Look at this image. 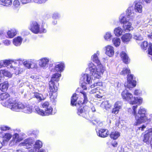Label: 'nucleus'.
<instances>
[{
  "label": "nucleus",
  "instance_id": "a19ab883",
  "mask_svg": "<svg viewBox=\"0 0 152 152\" xmlns=\"http://www.w3.org/2000/svg\"><path fill=\"white\" fill-rule=\"evenodd\" d=\"M2 3L4 6H9L12 5V2L11 0H3Z\"/></svg>",
  "mask_w": 152,
  "mask_h": 152
},
{
  "label": "nucleus",
  "instance_id": "f257e3e1",
  "mask_svg": "<svg viewBox=\"0 0 152 152\" xmlns=\"http://www.w3.org/2000/svg\"><path fill=\"white\" fill-rule=\"evenodd\" d=\"M99 55V51H97L91 57V60L97 64V67L91 62H89L88 64V68L91 74L95 78L99 79L101 75L103 74L104 71V67L101 64L98 57Z\"/></svg>",
  "mask_w": 152,
  "mask_h": 152
},
{
  "label": "nucleus",
  "instance_id": "e433bc0d",
  "mask_svg": "<svg viewBox=\"0 0 152 152\" xmlns=\"http://www.w3.org/2000/svg\"><path fill=\"white\" fill-rule=\"evenodd\" d=\"M37 64L36 61L34 59H30V68L33 69L37 68Z\"/></svg>",
  "mask_w": 152,
  "mask_h": 152
},
{
  "label": "nucleus",
  "instance_id": "20e7f679",
  "mask_svg": "<svg viewBox=\"0 0 152 152\" xmlns=\"http://www.w3.org/2000/svg\"><path fill=\"white\" fill-rule=\"evenodd\" d=\"M133 7L130 6L126 11V15L121 14L119 17V21L121 24H124L129 22V20H132L135 16L134 12Z\"/></svg>",
  "mask_w": 152,
  "mask_h": 152
},
{
  "label": "nucleus",
  "instance_id": "79ce46f5",
  "mask_svg": "<svg viewBox=\"0 0 152 152\" xmlns=\"http://www.w3.org/2000/svg\"><path fill=\"white\" fill-rule=\"evenodd\" d=\"M130 72V70L127 67L124 68L123 69L122 71L121 72V74L123 75L129 74Z\"/></svg>",
  "mask_w": 152,
  "mask_h": 152
},
{
  "label": "nucleus",
  "instance_id": "de8ad7c7",
  "mask_svg": "<svg viewBox=\"0 0 152 152\" xmlns=\"http://www.w3.org/2000/svg\"><path fill=\"white\" fill-rule=\"evenodd\" d=\"M102 104L104 105L105 108L106 109L107 108H109L111 107V104H109V102L108 101H104L103 103Z\"/></svg>",
  "mask_w": 152,
  "mask_h": 152
},
{
  "label": "nucleus",
  "instance_id": "9d476101",
  "mask_svg": "<svg viewBox=\"0 0 152 152\" xmlns=\"http://www.w3.org/2000/svg\"><path fill=\"white\" fill-rule=\"evenodd\" d=\"M145 133L143 136V141L147 144H150L152 148V128L146 131Z\"/></svg>",
  "mask_w": 152,
  "mask_h": 152
},
{
  "label": "nucleus",
  "instance_id": "f3484780",
  "mask_svg": "<svg viewBox=\"0 0 152 152\" xmlns=\"http://www.w3.org/2000/svg\"><path fill=\"white\" fill-rule=\"evenodd\" d=\"M80 80L86 84H90L92 83L93 80L90 75L86 73H83L81 75Z\"/></svg>",
  "mask_w": 152,
  "mask_h": 152
},
{
  "label": "nucleus",
  "instance_id": "bf43d9fd",
  "mask_svg": "<svg viewBox=\"0 0 152 152\" xmlns=\"http://www.w3.org/2000/svg\"><path fill=\"white\" fill-rule=\"evenodd\" d=\"M4 75L10 77H11L12 76V75L11 73L7 71H6L4 72Z\"/></svg>",
  "mask_w": 152,
  "mask_h": 152
},
{
  "label": "nucleus",
  "instance_id": "13d9d810",
  "mask_svg": "<svg viewBox=\"0 0 152 152\" xmlns=\"http://www.w3.org/2000/svg\"><path fill=\"white\" fill-rule=\"evenodd\" d=\"M141 93V91L140 90L137 89L135 90L134 94L136 95H139Z\"/></svg>",
  "mask_w": 152,
  "mask_h": 152
},
{
  "label": "nucleus",
  "instance_id": "a878e982",
  "mask_svg": "<svg viewBox=\"0 0 152 152\" xmlns=\"http://www.w3.org/2000/svg\"><path fill=\"white\" fill-rule=\"evenodd\" d=\"M120 56L124 63L126 64H128L129 63L130 59L126 53L123 51L121 53Z\"/></svg>",
  "mask_w": 152,
  "mask_h": 152
},
{
  "label": "nucleus",
  "instance_id": "f8f14e48",
  "mask_svg": "<svg viewBox=\"0 0 152 152\" xmlns=\"http://www.w3.org/2000/svg\"><path fill=\"white\" fill-rule=\"evenodd\" d=\"M127 82L125 83L124 86L126 88L130 89L136 86V81L132 75H128L127 77Z\"/></svg>",
  "mask_w": 152,
  "mask_h": 152
},
{
  "label": "nucleus",
  "instance_id": "dca6fc26",
  "mask_svg": "<svg viewBox=\"0 0 152 152\" xmlns=\"http://www.w3.org/2000/svg\"><path fill=\"white\" fill-rule=\"evenodd\" d=\"M49 60L48 58H42L38 60L39 65L41 68L46 69L48 67Z\"/></svg>",
  "mask_w": 152,
  "mask_h": 152
},
{
  "label": "nucleus",
  "instance_id": "f704fd0d",
  "mask_svg": "<svg viewBox=\"0 0 152 152\" xmlns=\"http://www.w3.org/2000/svg\"><path fill=\"white\" fill-rule=\"evenodd\" d=\"M113 42L114 45L116 47L118 46L121 43V40L120 38L115 37L113 39Z\"/></svg>",
  "mask_w": 152,
  "mask_h": 152
},
{
  "label": "nucleus",
  "instance_id": "0e129e2a",
  "mask_svg": "<svg viewBox=\"0 0 152 152\" xmlns=\"http://www.w3.org/2000/svg\"><path fill=\"white\" fill-rule=\"evenodd\" d=\"M37 150L34 148H34L33 149H32L30 150H29L28 151V152H34L35 151H36Z\"/></svg>",
  "mask_w": 152,
  "mask_h": 152
},
{
  "label": "nucleus",
  "instance_id": "393cba45",
  "mask_svg": "<svg viewBox=\"0 0 152 152\" xmlns=\"http://www.w3.org/2000/svg\"><path fill=\"white\" fill-rule=\"evenodd\" d=\"M135 4L134 10L135 12L141 13L142 11V6L141 3L137 1L134 2Z\"/></svg>",
  "mask_w": 152,
  "mask_h": 152
},
{
  "label": "nucleus",
  "instance_id": "6e6552de",
  "mask_svg": "<svg viewBox=\"0 0 152 152\" xmlns=\"http://www.w3.org/2000/svg\"><path fill=\"white\" fill-rule=\"evenodd\" d=\"M80 93L81 94V96L83 97L82 101H79L77 104L76 102L77 97V96L75 94H74L72 97L71 99V104L72 105L77 106V104L80 105L81 104H85L87 103L88 100L86 93L83 91H80Z\"/></svg>",
  "mask_w": 152,
  "mask_h": 152
},
{
  "label": "nucleus",
  "instance_id": "a211bd4d",
  "mask_svg": "<svg viewBox=\"0 0 152 152\" xmlns=\"http://www.w3.org/2000/svg\"><path fill=\"white\" fill-rule=\"evenodd\" d=\"M123 106L122 103L120 101L116 102L114 104L111 113L116 115L118 113L119 111L122 109Z\"/></svg>",
  "mask_w": 152,
  "mask_h": 152
},
{
  "label": "nucleus",
  "instance_id": "1a4fd4ad",
  "mask_svg": "<svg viewBox=\"0 0 152 152\" xmlns=\"http://www.w3.org/2000/svg\"><path fill=\"white\" fill-rule=\"evenodd\" d=\"M15 62L11 60H5L0 61V68L2 67L4 65V66H10L11 68H13L14 70H16L15 71V74L18 75L20 74L23 72V69H22L19 68L15 66H13V65L15 64Z\"/></svg>",
  "mask_w": 152,
  "mask_h": 152
},
{
  "label": "nucleus",
  "instance_id": "412c9836",
  "mask_svg": "<svg viewBox=\"0 0 152 152\" xmlns=\"http://www.w3.org/2000/svg\"><path fill=\"white\" fill-rule=\"evenodd\" d=\"M96 130L97 135L102 137H107L109 134L108 130L106 129H96Z\"/></svg>",
  "mask_w": 152,
  "mask_h": 152
},
{
  "label": "nucleus",
  "instance_id": "69168bd1",
  "mask_svg": "<svg viewBox=\"0 0 152 152\" xmlns=\"http://www.w3.org/2000/svg\"><path fill=\"white\" fill-rule=\"evenodd\" d=\"M46 30L45 29H43V31L40 30V31H39V33H46Z\"/></svg>",
  "mask_w": 152,
  "mask_h": 152
},
{
  "label": "nucleus",
  "instance_id": "5fc2aeb1",
  "mask_svg": "<svg viewBox=\"0 0 152 152\" xmlns=\"http://www.w3.org/2000/svg\"><path fill=\"white\" fill-rule=\"evenodd\" d=\"M47 0H33L34 2L38 4H42L45 2Z\"/></svg>",
  "mask_w": 152,
  "mask_h": 152
},
{
  "label": "nucleus",
  "instance_id": "b1692460",
  "mask_svg": "<svg viewBox=\"0 0 152 152\" xmlns=\"http://www.w3.org/2000/svg\"><path fill=\"white\" fill-rule=\"evenodd\" d=\"M132 25L131 23L129 21L123 24L122 28L123 30L126 32H129L132 30L134 28Z\"/></svg>",
  "mask_w": 152,
  "mask_h": 152
},
{
  "label": "nucleus",
  "instance_id": "0eeeda50",
  "mask_svg": "<svg viewBox=\"0 0 152 152\" xmlns=\"http://www.w3.org/2000/svg\"><path fill=\"white\" fill-rule=\"evenodd\" d=\"M20 102H17L14 99L10 98L5 103H2L1 104L4 106L9 108L12 110L17 111L18 110L19 104L21 103Z\"/></svg>",
  "mask_w": 152,
  "mask_h": 152
},
{
  "label": "nucleus",
  "instance_id": "a18cd8bd",
  "mask_svg": "<svg viewBox=\"0 0 152 152\" xmlns=\"http://www.w3.org/2000/svg\"><path fill=\"white\" fill-rule=\"evenodd\" d=\"M0 129L1 130L4 131H6L10 130L11 129L10 127L5 125H2L1 126Z\"/></svg>",
  "mask_w": 152,
  "mask_h": 152
},
{
  "label": "nucleus",
  "instance_id": "09e8293b",
  "mask_svg": "<svg viewBox=\"0 0 152 152\" xmlns=\"http://www.w3.org/2000/svg\"><path fill=\"white\" fill-rule=\"evenodd\" d=\"M149 47L148 48V54L152 56L151 57V59L152 58V44H150L149 45Z\"/></svg>",
  "mask_w": 152,
  "mask_h": 152
},
{
  "label": "nucleus",
  "instance_id": "c85d7f7f",
  "mask_svg": "<svg viewBox=\"0 0 152 152\" xmlns=\"http://www.w3.org/2000/svg\"><path fill=\"white\" fill-rule=\"evenodd\" d=\"M22 40L23 39L21 37L18 36L13 39V43L15 45L18 46L21 45Z\"/></svg>",
  "mask_w": 152,
  "mask_h": 152
},
{
  "label": "nucleus",
  "instance_id": "7c9ffc66",
  "mask_svg": "<svg viewBox=\"0 0 152 152\" xmlns=\"http://www.w3.org/2000/svg\"><path fill=\"white\" fill-rule=\"evenodd\" d=\"M8 87V83L5 81L0 84V89L3 91H6Z\"/></svg>",
  "mask_w": 152,
  "mask_h": 152
},
{
  "label": "nucleus",
  "instance_id": "5701e85b",
  "mask_svg": "<svg viewBox=\"0 0 152 152\" xmlns=\"http://www.w3.org/2000/svg\"><path fill=\"white\" fill-rule=\"evenodd\" d=\"M106 49L105 53L109 57L112 56L114 53V48L110 45H108L105 47Z\"/></svg>",
  "mask_w": 152,
  "mask_h": 152
},
{
  "label": "nucleus",
  "instance_id": "423d86ee",
  "mask_svg": "<svg viewBox=\"0 0 152 152\" xmlns=\"http://www.w3.org/2000/svg\"><path fill=\"white\" fill-rule=\"evenodd\" d=\"M41 104L42 107L45 108V111H44L36 106L35 108L37 113L43 116L49 115L52 114L53 108L49 106L50 103L48 102L45 101L42 102Z\"/></svg>",
  "mask_w": 152,
  "mask_h": 152
},
{
  "label": "nucleus",
  "instance_id": "bb28decb",
  "mask_svg": "<svg viewBox=\"0 0 152 152\" xmlns=\"http://www.w3.org/2000/svg\"><path fill=\"white\" fill-rule=\"evenodd\" d=\"M132 37V36L130 34H126L122 37L121 39L124 43H127L130 41Z\"/></svg>",
  "mask_w": 152,
  "mask_h": 152
},
{
  "label": "nucleus",
  "instance_id": "e2e57ef3",
  "mask_svg": "<svg viewBox=\"0 0 152 152\" xmlns=\"http://www.w3.org/2000/svg\"><path fill=\"white\" fill-rule=\"evenodd\" d=\"M112 145L114 147H116L117 146V143L116 141H114L112 142Z\"/></svg>",
  "mask_w": 152,
  "mask_h": 152
},
{
  "label": "nucleus",
  "instance_id": "72a5a7b5",
  "mask_svg": "<svg viewBox=\"0 0 152 152\" xmlns=\"http://www.w3.org/2000/svg\"><path fill=\"white\" fill-rule=\"evenodd\" d=\"M12 134L10 133H6L3 135V140L7 142L12 137Z\"/></svg>",
  "mask_w": 152,
  "mask_h": 152
},
{
  "label": "nucleus",
  "instance_id": "4468645a",
  "mask_svg": "<svg viewBox=\"0 0 152 152\" xmlns=\"http://www.w3.org/2000/svg\"><path fill=\"white\" fill-rule=\"evenodd\" d=\"M34 139L29 138L25 140L23 142L20 143L19 146H24L27 149L30 148L32 146H33L34 143Z\"/></svg>",
  "mask_w": 152,
  "mask_h": 152
},
{
  "label": "nucleus",
  "instance_id": "4c0bfd02",
  "mask_svg": "<svg viewBox=\"0 0 152 152\" xmlns=\"http://www.w3.org/2000/svg\"><path fill=\"white\" fill-rule=\"evenodd\" d=\"M49 95L50 96L51 100L53 102H55L56 101V99L57 97V95L55 93L50 92Z\"/></svg>",
  "mask_w": 152,
  "mask_h": 152
},
{
  "label": "nucleus",
  "instance_id": "9b49d317",
  "mask_svg": "<svg viewBox=\"0 0 152 152\" xmlns=\"http://www.w3.org/2000/svg\"><path fill=\"white\" fill-rule=\"evenodd\" d=\"M18 106V110L17 112L22 111L26 113L30 114L32 111L33 107L29 104H23L21 103L19 104Z\"/></svg>",
  "mask_w": 152,
  "mask_h": 152
},
{
  "label": "nucleus",
  "instance_id": "338daca9",
  "mask_svg": "<svg viewBox=\"0 0 152 152\" xmlns=\"http://www.w3.org/2000/svg\"><path fill=\"white\" fill-rule=\"evenodd\" d=\"M145 2L147 3H150L152 1V0H143Z\"/></svg>",
  "mask_w": 152,
  "mask_h": 152
},
{
  "label": "nucleus",
  "instance_id": "ddd939ff",
  "mask_svg": "<svg viewBox=\"0 0 152 152\" xmlns=\"http://www.w3.org/2000/svg\"><path fill=\"white\" fill-rule=\"evenodd\" d=\"M87 107L80 106L78 109L77 113L78 115L88 119V110Z\"/></svg>",
  "mask_w": 152,
  "mask_h": 152
},
{
  "label": "nucleus",
  "instance_id": "aec40b11",
  "mask_svg": "<svg viewBox=\"0 0 152 152\" xmlns=\"http://www.w3.org/2000/svg\"><path fill=\"white\" fill-rule=\"evenodd\" d=\"M65 67L64 63L61 62L59 64H56L55 66V68L52 69L51 72H62Z\"/></svg>",
  "mask_w": 152,
  "mask_h": 152
},
{
  "label": "nucleus",
  "instance_id": "2f4dec72",
  "mask_svg": "<svg viewBox=\"0 0 152 152\" xmlns=\"http://www.w3.org/2000/svg\"><path fill=\"white\" fill-rule=\"evenodd\" d=\"M120 134L119 132H113L110 134L111 138L113 140H116L120 136Z\"/></svg>",
  "mask_w": 152,
  "mask_h": 152
},
{
  "label": "nucleus",
  "instance_id": "f03ea898",
  "mask_svg": "<svg viewBox=\"0 0 152 152\" xmlns=\"http://www.w3.org/2000/svg\"><path fill=\"white\" fill-rule=\"evenodd\" d=\"M137 105H136L133 106L132 109L133 111L132 113V115L134 116L135 118V122L134 123V126H138L142 123L147 121L149 122L152 120V114L150 115V118L148 119L146 115V110L143 107H140L138 110L137 113L136 110Z\"/></svg>",
  "mask_w": 152,
  "mask_h": 152
},
{
  "label": "nucleus",
  "instance_id": "6ab92c4d",
  "mask_svg": "<svg viewBox=\"0 0 152 152\" xmlns=\"http://www.w3.org/2000/svg\"><path fill=\"white\" fill-rule=\"evenodd\" d=\"M29 28L32 32L35 34H38L40 31L39 25L36 22H34L31 24Z\"/></svg>",
  "mask_w": 152,
  "mask_h": 152
},
{
  "label": "nucleus",
  "instance_id": "603ef678",
  "mask_svg": "<svg viewBox=\"0 0 152 152\" xmlns=\"http://www.w3.org/2000/svg\"><path fill=\"white\" fill-rule=\"evenodd\" d=\"M5 37V32L3 30L0 31V38L1 39L4 38Z\"/></svg>",
  "mask_w": 152,
  "mask_h": 152
},
{
  "label": "nucleus",
  "instance_id": "58836bf2",
  "mask_svg": "<svg viewBox=\"0 0 152 152\" xmlns=\"http://www.w3.org/2000/svg\"><path fill=\"white\" fill-rule=\"evenodd\" d=\"M34 96L39 100L41 101L42 100H44L45 98L43 96L42 94L37 93H35L34 94Z\"/></svg>",
  "mask_w": 152,
  "mask_h": 152
},
{
  "label": "nucleus",
  "instance_id": "4d7b16f0",
  "mask_svg": "<svg viewBox=\"0 0 152 152\" xmlns=\"http://www.w3.org/2000/svg\"><path fill=\"white\" fill-rule=\"evenodd\" d=\"M87 84H85V83H81V87L84 90H86L87 89V87L86 86V85Z\"/></svg>",
  "mask_w": 152,
  "mask_h": 152
},
{
  "label": "nucleus",
  "instance_id": "49530a36",
  "mask_svg": "<svg viewBox=\"0 0 152 152\" xmlns=\"http://www.w3.org/2000/svg\"><path fill=\"white\" fill-rule=\"evenodd\" d=\"M102 86V83L100 82H98L94 83V84L91 85L90 87L91 88L96 86Z\"/></svg>",
  "mask_w": 152,
  "mask_h": 152
},
{
  "label": "nucleus",
  "instance_id": "3c124183",
  "mask_svg": "<svg viewBox=\"0 0 152 152\" xmlns=\"http://www.w3.org/2000/svg\"><path fill=\"white\" fill-rule=\"evenodd\" d=\"M60 15L58 13H54L53 15V19H56L60 18Z\"/></svg>",
  "mask_w": 152,
  "mask_h": 152
},
{
  "label": "nucleus",
  "instance_id": "680f3d73",
  "mask_svg": "<svg viewBox=\"0 0 152 152\" xmlns=\"http://www.w3.org/2000/svg\"><path fill=\"white\" fill-rule=\"evenodd\" d=\"M146 127V125H143L142 126L139 127V130H141L142 131L144 130V129Z\"/></svg>",
  "mask_w": 152,
  "mask_h": 152
},
{
  "label": "nucleus",
  "instance_id": "39448f33",
  "mask_svg": "<svg viewBox=\"0 0 152 152\" xmlns=\"http://www.w3.org/2000/svg\"><path fill=\"white\" fill-rule=\"evenodd\" d=\"M61 76V74L58 73H55L52 75L49 83L48 89L50 92L56 93L57 91L58 85V82Z\"/></svg>",
  "mask_w": 152,
  "mask_h": 152
},
{
  "label": "nucleus",
  "instance_id": "4be33fe9",
  "mask_svg": "<svg viewBox=\"0 0 152 152\" xmlns=\"http://www.w3.org/2000/svg\"><path fill=\"white\" fill-rule=\"evenodd\" d=\"M140 30L141 31H142L139 28H138L133 35V39L136 40L141 41L143 39V37L141 34V32H140Z\"/></svg>",
  "mask_w": 152,
  "mask_h": 152
},
{
  "label": "nucleus",
  "instance_id": "37998d69",
  "mask_svg": "<svg viewBox=\"0 0 152 152\" xmlns=\"http://www.w3.org/2000/svg\"><path fill=\"white\" fill-rule=\"evenodd\" d=\"M23 64L28 69H30V60L23 61Z\"/></svg>",
  "mask_w": 152,
  "mask_h": 152
},
{
  "label": "nucleus",
  "instance_id": "c756f323",
  "mask_svg": "<svg viewBox=\"0 0 152 152\" xmlns=\"http://www.w3.org/2000/svg\"><path fill=\"white\" fill-rule=\"evenodd\" d=\"M123 30L120 27H117L114 30V33L115 36L117 37H119L122 34Z\"/></svg>",
  "mask_w": 152,
  "mask_h": 152
},
{
  "label": "nucleus",
  "instance_id": "8fccbe9b",
  "mask_svg": "<svg viewBox=\"0 0 152 152\" xmlns=\"http://www.w3.org/2000/svg\"><path fill=\"white\" fill-rule=\"evenodd\" d=\"M100 90V88L98 87H96L95 88L92 89L90 92V94L96 93Z\"/></svg>",
  "mask_w": 152,
  "mask_h": 152
},
{
  "label": "nucleus",
  "instance_id": "c9c22d12",
  "mask_svg": "<svg viewBox=\"0 0 152 152\" xmlns=\"http://www.w3.org/2000/svg\"><path fill=\"white\" fill-rule=\"evenodd\" d=\"M10 95L9 94L6 93H4L0 94V101L4 100L7 99Z\"/></svg>",
  "mask_w": 152,
  "mask_h": 152
},
{
  "label": "nucleus",
  "instance_id": "c03bdc74",
  "mask_svg": "<svg viewBox=\"0 0 152 152\" xmlns=\"http://www.w3.org/2000/svg\"><path fill=\"white\" fill-rule=\"evenodd\" d=\"M148 45V42L147 41H144L141 44V48L144 50H146L147 48Z\"/></svg>",
  "mask_w": 152,
  "mask_h": 152
},
{
  "label": "nucleus",
  "instance_id": "2eb2a0df",
  "mask_svg": "<svg viewBox=\"0 0 152 152\" xmlns=\"http://www.w3.org/2000/svg\"><path fill=\"white\" fill-rule=\"evenodd\" d=\"M12 139L10 142L9 145L11 146H12L20 142L23 140L22 137L19 136V134L17 133H15L12 136Z\"/></svg>",
  "mask_w": 152,
  "mask_h": 152
},
{
  "label": "nucleus",
  "instance_id": "864d4df0",
  "mask_svg": "<svg viewBox=\"0 0 152 152\" xmlns=\"http://www.w3.org/2000/svg\"><path fill=\"white\" fill-rule=\"evenodd\" d=\"M13 4L15 7H18L20 5V2L18 0H15Z\"/></svg>",
  "mask_w": 152,
  "mask_h": 152
},
{
  "label": "nucleus",
  "instance_id": "6e6d98bb",
  "mask_svg": "<svg viewBox=\"0 0 152 152\" xmlns=\"http://www.w3.org/2000/svg\"><path fill=\"white\" fill-rule=\"evenodd\" d=\"M2 42L6 45H10L11 42L9 40L5 39L2 41Z\"/></svg>",
  "mask_w": 152,
  "mask_h": 152
},
{
  "label": "nucleus",
  "instance_id": "cd10ccee",
  "mask_svg": "<svg viewBox=\"0 0 152 152\" xmlns=\"http://www.w3.org/2000/svg\"><path fill=\"white\" fill-rule=\"evenodd\" d=\"M17 31L15 28H12L10 30H8L7 34L8 36V38H12L17 34Z\"/></svg>",
  "mask_w": 152,
  "mask_h": 152
},
{
  "label": "nucleus",
  "instance_id": "774afa93",
  "mask_svg": "<svg viewBox=\"0 0 152 152\" xmlns=\"http://www.w3.org/2000/svg\"><path fill=\"white\" fill-rule=\"evenodd\" d=\"M37 152H45V151L43 149H41Z\"/></svg>",
  "mask_w": 152,
  "mask_h": 152
},
{
  "label": "nucleus",
  "instance_id": "ea45409f",
  "mask_svg": "<svg viewBox=\"0 0 152 152\" xmlns=\"http://www.w3.org/2000/svg\"><path fill=\"white\" fill-rule=\"evenodd\" d=\"M112 37V35L110 32H106L104 36V38L107 41L110 40Z\"/></svg>",
  "mask_w": 152,
  "mask_h": 152
},
{
  "label": "nucleus",
  "instance_id": "7ed1b4c3",
  "mask_svg": "<svg viewBox=\"0 0 152 152\" xmlns=\"http://www.w3.org/2000/svg\"><path fill=\"white\" fill-rule=\"evenodd\" d=\"M123 99L126 101L128 102L130 104H132L142 103V99L141 97L135 98L133 97L132 94L129 93L126 89L124 90L121 93Z\"/></svg>",
  "mask_w": 152,
  "mask_h": 152
},
{
  "label": "nucleus",
  "instance_id": "473e14b6",
  "mask_svg": "<svg viewBox=\"0 0 152 152\" xmlns=\"http://www.w3.org/2000/svg\"><path fill=\"white\" fill-rule=\"evenodd\" d=\"M34 147L36 149H39L42 147V142L39 140H38L36 141L35 144L33 145Z\"/></svg>",
  "mask_w": 152,
  "mask_h": 152
},
{
  "label": "nucleus",
  "instance_id": "052dcab7",
  "mask_svg": "<svg viewBox=\"0 0 152 152\" xmlns=\"http://www.w3.org/2000/svg\"><path fill=\"white\" fill-rule=\"evenodd\" d=\"M21 2L23 4H26L30 2L31 0H20Z\"/></svg>",
  "mask_w": 152,
  "mask_h": 152
}]
</instances>
